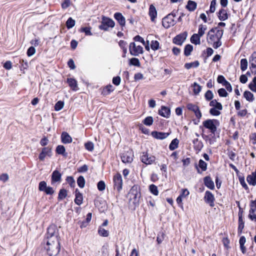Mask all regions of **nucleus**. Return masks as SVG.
I'll return each instance as SVG.
<instances>
[{
	"instance_id": "22",
	"label": "nucleus",
	"mask_w": 256,
	"mask_h": 256,
	"mask_svg": "<svg viewBox=\"0 0 256 256\" xmlns=\"http://www.w3.org/2000/svg\"><path fill=\"white\" fill-rule=\"evenodd\" d=\"M244 223L243 221L242 216L240 215V212H238V234H240L242 233V230L244 228Z\"/></svg>"
},
{
	"instance_id": "21",
	"label": "nucleus",
	"mask_w": 256,
	"mask_h": 256,
	"mask_svg": "<svg viewBox=\"0 0 256 256\" xmlns=\"http://www.w3.org/2000/svg\"><path fill=\"white\" fill-rule=\"evenodd\" d=\"M114 18L118 20L121 26H124L125 25V18L121 13L116 12L114 14Z\"/></svg>"
},
{
	"instance_id": "33",
	"label": "nucleus",
	"mask_w": 256,
	"mask_h": 256,
	"mask_svg": "<svg viewBox=\"0 0 256 256\" xmlns=\"http://www.w3.org/2000/svg\"><path fill=\"white\" fill-rule=\"evenodd\" d=\"M199 64V62L196 60L192 62L185 64L184 68L188 70L192 68H197Z\"/></svg>"
},
{
	"instance_id": "50",
	"label": "nucleus",
	"mask_w": 256,
	"mask_h": 256,
	"mask_svg": "<svg viewBox=\"0 0 256 256\" xmlns=\"http://www.w3.org/2000/svg\"><path fill=\"white\" fill-rule=\"evenodd\" d=\"M198 166L202 169V171H206L207 168V164L203 160H200L198 162Z\"/></svg>"
},
{
	"instance_id": "16",
	"label": "nucleus",
	"mask_w": 256,
	"mask_h": 256,
	"mask_svg": "<svg viewBox=\"0 0 256 256\" xmlns=\"http://www.w3.org/2000/svg\"><path fill=\"white\" fill-rule=\"evenodd\" d=\"M148 14L152 22H155L157 17V10L153 4H150L149 8Z\"/></svg>"
},
{
	"instance_id": "26",
	"label": "nucleus",
	"mask_w": 256,
	"mask_h": 256,
	"mask_svg": "<svg viewBox=\"0 0 256 256\" xmlns=\"http://www.w3.org/2000/svg\"><path fill=\"white\" fill-rule=\"evenodd\" d=\"M67 82L72 90H77V82L76 80L72 78H68L67 79Z\"/></svg>"
},
{
	"instance_id": "15",
	"label": "nucleus",
	"mask_w": 256,
	"mask_h": 256,
	"mask_svg": "<svg viewBox=\"0 0 256 256\" xmlns=\"http://www.w3.org/2000/svg\"><path fill=\"white\" fill-rule=\"evenodd\" d=\"M62 180V174L57 170H54L52 174L51 184H54L56 182H60Z\"/></svg>"
},
{
	"instance_id": "29",
	"label": "nucleus",
	"mask_w": 256,
	"mask_h": 256,
	"mask_svg": "<svg viewBox=\"0 0 256 256\" xmlns=\"http://www.w3.org/2000/svg\"><path fill=\"white\" fill-rule=\"evenodd\" d=\"M193 144H194V149L198 151L200 150L203 147L202 142L200 141L198 138L194 139L193 140Z\"/></svg>"
},
{
	"instance_id": "3",
	"label": "nucleus",
	"mask_w": 256,
	"mask_h": 256,
	"mask_svg": "<svg viewBox=\"0 0 256 256\" xmlns=\"http://www.w3.org/2000/svg\"><path fill=\"white\" fill-rule=\"evenodd\" d=\"M46 238V240H60L58 230L56 225L52 224L48 228Z\"/></svg>"
},
{
	"instance_id": "53",
	"label": "nucleus",
	"mask_w": 256,
	"mask_h": 256,
	"mask_svg": "<svg viewBox=\"0 0 256 256\" xmlns=\"http://www.w3.org/2000/svg\"><path fill=\"white\" fill-rule=\"evenodd\" d=\"M97 188L100 191H103L106 188V184L104 181L100 180L97 184Z\"/></svg>"
},
{
	"instance_id": "11",
	"label": "nucleus",
	"mask_w": 256,
	"mask_h": 256,
	"mask_svg": "<svg viewBox=\"0 0 256 256\" xmlns=\"http://www.w3.org/2000/svg\"><path fill=\"white\" fill-rule=\"evenodd\" d=\"M186 108L188 110H191L194 113L195 116L199 120L202 118V114L198 106L189 103L187 104Z\"/></svg>"
},
{
	"instance_id": "52",
	"label": "nucleus",
	"mask_w": 256,
	"mask_h": 256,
	"mask_svg": "<svg viewBox=\"0 0 256 256\" xmlns=\"http://www.w3.org/2000/svg\"><path fill=\"white\" fill-rule=\"evenodd\" d=\"M250 208L249 210V212L254 213L256 211V198L254 200H252L250 204Z\"/></svg>"
},
{
	"instance_id": "51",
	"label": "nucleus",
	"mask_w": 256,
	"mask_h": 256,
	"mask_svg": "<svg viewBox=\"0 0 256 256\" xmlns=\"http://www.w3.org/2000/svg\"><path fill=\"white\" fill-rule=\"evenodd\" d=\"M64 106V102L62 101H58L55 104L54 109L56 111L61 110Z\"/></svg>"
},
{
	"instance_id": "45",
	"label": "nucleus",
	"mask_w": 256,
	"mask_h": 256,
	"mask_svg": "<svg viewBox=\"0 0 256 256\" xmlns=\"http://www.w3.org/2000/svg\"><path fill=\"white\" fill-rule=\"evenodd\" d=\"M75 24V21L72 18H69L66 22V26L68 29L72 28Z\"/></svg>"
},
{
	"instance_id": "2",
	"label": "nucleus",
	"mask_w": 256,
	"mask_h": 256,
	"mask_svg": "<svg viewBox=\"0 0 256 256\" xmlns=\"http://www.w3.org/2000/svg\"><path fill=\"white\" fill-rule=\"evenodd\" d=\"M44 249L49 256H56L60 250V240H46Z\"/></svg>"
},
{
	"instance_id": "23",
	"label": "nucleus",
	"mask_w": 256,
	"mask_h": 256,
	"mask_svg": "<svg viewBox=\"0 0 256 256\" xmlns=\"http://www.w3.org/2000/svg\"><path fill=\"white\" fill-rule=\"evenodd\" d=\"M83 200V196L82 194L78 191V189L76 190V198L74 199L75 203L80 206V205Z\"/></svg>"
},
{
	"instance_id": "17",
	"label": "nucleus",
	"mask_w": 256,
	"mask_h": 256,
	"mask_svg": "<svg viewBox=\"0 0 256 256\" xmlns=\"http://www.w3.org/2000/svg\"><path fill=\"white\" fill-rule=\"evenodd\" d=\"M152 136L157 139L162 140L166 138L169 135V133L163 132H152Z\"/></svg>"
},
{
	"instance_id": "40",
	"label": "nucleus",
	"mask_w": 256,
	"mask_h": 256,
	"mask_svg": "<svg viewBox=\"0 0 256 256\" xmlns=\"http://www.w3.org/2000/svg\"><path fill=\"white\" fill-rule=\"evenodd\" d=\"M207 28L206 26L200 24L198 27V34H196L202 37L204 34Z\"/></svg>"
},
{
	"instance_id": "37",
	"label": "nucleus",
	"mask_w": 256,
	"mask_h": 256,
	"mask_svg": "<svg viewBox=\"0 0 256 256\" xmlns=\"http://www.w3.org/2000/svg\"><path fill=\"white\" fill-rule=\"evenodd\" d=\"M114 90V86L112 85H108L103 89L102 93L104 95H107L110 94Z\"/></svg>"
},
{
	"instance_id": "19",
	"label": "nucleus",
	"mask_w": 256,
	"mask_h": 256,
	"mask_svg": "<svg viewBox=\"0 0 256 256\" xmlns=\"http://www.w3.org/2000/svg\"><path fill=\"white\" fill-rule=\"evenodd\" d=\"M204 182L205 186L210 190H214V184L212 178L208 176H206L204 179Z\"/></svg>"
},
{
	"instance_id": "30",
	"label": "nucleus",
	"mask_w": 256,
	"mask_h": 256,
	"mask_svg": "<svg viewBox=\"0 0 256 256\" xmlns=\"http://www.w3.org/2000/svg\"><path fill=\"white\" fill-rule=\"evenodd\" d=\"M250 62V68H256V52H254L251 56Z\"/></svg>"
},
{
	"instance_id": "24",
	"label": "nucleus",
	"mask_w": 256,
	"mask_h": 256,
	"mask_svg": "<svg viewBox=\"0 0 256 256\" xmlns=\"http://www.w3.org/2000/svg\"><path fill=\"white\" fill-rule=\"evenodd\" d=\"M246 180L249 184L254 186L256 185V174L252 172L247 176Z\"/></svg>"
},
{
	"instance_id": "5",
	"label": "nucleus",
	"mask_w": 256,
	"mask_h": 256,
	"mask_svg": "<svg viewBox=\"0 0 256 256\" xmlns=\"http://www.w3.org/2000/svg\"><path fill=\"white\" fill-rule=\"evenodd\" d=\"M114 22L112 19L104 16L99 28L102 30H108L110 28H114Z\"/></svg>"
},
{
	"instance_id": "1",
	"label": "nucleus",
	"mask_w": 256,
	"mask_h": 256,
	"mask_svg": "<svg viewBox=\"0 0 256 256\" xmlns=\"http://www.w3.org/2000/svg\"><path fill=\"white\" fill-rule=\"evenodd\" d=\"M224 30H218V28H212L208 32L207 41L212 44L214 48H218L222 45L220 39L223 35Z\"/></svg>"
},
{
	"instance_id": "34",
	"label": "nucleus",
	"mask_w": 256,
	"mask_h": 256,
	"mask_svg": "<svg viewBox=\"0 0 256 256\" xmlns=\"http://www.w3.org/2000/svg\"><path fill=\"white\" fill-rule=\"evenodd\" d=\"M56 152L64 156H66V155L65 148L62 145H59L56 147Z\"/></svg>"
},
{
	"instance_id": "39",
	"label": "nucleus",
	"mask_w": 256,
	"mask_h": 256,
	"mask_svg": "<svg viewBox=\"0 0 256 256\" xmlns=\"http://www.w3.org/2000/svg\"><path fill=\"white\" fill-rule=\"evenodd\" d=\"M193 50V46L191 44H187L185 46L184 50V54L186 56H188L190 54Z\"/></svg>"
},
{
	"instance_id": "20",
	"label": "nucleus",
	"mask_w": 256,
	"mask_h": 256,
	"mask_svg": "<svg viewBox=\"0 0 256 256\" xmlns=\"http://www.w3.org/2000/svg\"><path fill=\"white\" fill-rule=\"evenodd\" d=\"M61 138L64 144H70L72 142V137L66 132H62Z\"/></svg>"
},
{
	"instance_id": "58",
	"label": "nucleus",
	"mask_w": 256,
	"mask_h": 256,
	"mask_svg": "<svg viewBox=\"0 0 256 256\" xmlns=\"http://www.w3.org/2000/svg\"><path fill=\"white\" fill-rule=\"evenodd\" d=\"M218 94L220 97H226L228 95L226 90L223 88H221L218 90Z\"/></svg>"
},
{
	"instance_id": "64",
	"label": "nucleus",
	"mask_w": 256,
	"mask_h": 256,
	"mask_svg": "<svg viewBox=\"0 0 256 256\" xmlns=\"http://www.w3.org/2000/svg\"><path fill=\"white\" fill-rule=\"evenodd\" d=\"M44 192L46 194L52 195L54 193V190L52 188L50 187V186H48L46 188V189L44 190Z\"/></svg>"
},
{
	"instance_id": "61",
	"label": "nucleus",
	"mask_w": 256,
	"mask_h": 256,
	"mask_svg": "<svg viewBox=\"0 0 256 256\" xmlns=\"http://www.w3.org/2000/svg\"><path fill=\"white\" fill-rule=\"evenodd\" d=\"M80 31L85 33L86 36H91L90 28L89 27L82 28Z\"/></svg>"
},
{
	"instance_id": "10",
	"label": "nucleus",
	"mask_w": 256,
	"mask_h": 256,
	"mask_svg": "<svg viewBox=\"0 0 256 256\" xmlns=\"http://www.w3.org/2000/svg\"><path fill=\"white\" fill-rule=\"evenodd\" d=\"M156 158L154 156H149L146 152H143L140 156L141 161L146 164H150L155 161Z\"/></svg>"
},
{
	"instance_id": "36",
	"label": "nucleus",
	"mask_w": 256,
	"mask_h": 256,
	"mask_svg": "<svg viewBox=\"0 0 256 256\" xmlns=\"http://www.w3.org/2000/svg\"><path fill=\"white\" fill-rule=\"evenodd\" d=\"M244 96L249 102H252L254 100V94L249 91L244 92Z\"/></svg>"
},
{
	"instance_id": "44",
	"label": "nucleus",
	"mask_w": 256,
	"mask_h": 256,
	"mask_svg": "<svg viewBox=\"0 0 256 256\" xmlns=\"http://www.w3.org/2000/svg\"><path fill=\"white\" fill-rule=\"evenodd\" d=\"M149 189L151 193L154 194L155 196H158V187L154 184H150L149 186Z\"/></svg>"
},
{
	"instance_id": "9",
	"label": "nucleus",
	"mask_w": 256,
	"mask_h": 256,
	"mask_svg": "<svg viewBox=\"0 0 256 256\" xmlns=\"http://www.w3.org/2000/svg\"><path fill=\"white\" fill-rule=\"evenodd\" d=\"M134 154L132 150H128L122 153L121 155V159L124 163H130L133 160Z\"/></svg>"
},
{
	"instance_id": "7",
	"label": "nucleus",
	"mask_w": 256,
	"mask_h": 256,
	"mask_svg": "<svg viewBox=\"0 0 256 256\" xmlns=\"http://www.w3.org/2000/svg\"><path fill=\"white\" fill-rule=\"evenodd\" d=\"M162 26L166 28H168L175 24L174 16L172 14H168L162 19Z\"/></svg>"
},
{
	"instance_id": "28",
	"label": "nucleus",
	"mask_w": 256,
	"mask_h": 256,
	"mask_svg": "<svg viewBox=\"0 0 256 256\" xmlns=\"http://www.w3.org/2000/svg\"><path fill=\"white\" fill-rule=\"evenodd\" d=\"M210 106L213 107L212 108H216L218 110H222V106L220 102H217L216 100H212L210 102Z\"/></svg>"
},
{
	"instance_id": "8",
	"label": "nucleus",
	"mask_w": 256,
	"mask_h": 256,
	"mask_svg": "<svg viewBox=\"0 0 256 256\" xmlns=\"http://www.w3.org/2000/svg\"><path fill=\"white\" fill-rule=\"evenodd\" d=\"M114 188L120 192L122 188V180L120 174H116L114 176Z\"/></svg>"
},
{
	"instance_id": "47",
	"label": "nucleus",
	"mask_w": 256,
	"mask_h": 256,
	"mask_svg": "<svg viewBox=\"0 0 256 256\" xmlns=\"http://www.w3.org/2000/svg\"><path fill=\"white\" fill-rule=\"evenodd\" d=\"M77 183L78 186L80 188H83L85 185V180L82 176H80L77 180Z\"/></svg>"
},
{
	"instance_id": "6",
	"label": "nucleus",
	"mask_w": 256,
	"mask_h": 256,
	"mask_svg": "<svg viewBox=\"0 0 256 256\" xmlns=\"http://www.w3.org/2000/svg\"><path fill=\"white\" fill-rule=\"evenodd\" d=\"M129 50L130 54L134 56H138L144 52L142 47L140 46H136L134 42L130 43Z\"/></svg>"
},
{
	"instance_id": "14",
	"label": "nucleus",
	"mask_w": 256,
	"mask_h": 256,
	"mask_svg": "<svg viewBox=\"0 0 256 256\" xmlns=\"http://www.w3.org/2000/svg\"><path fill=\"white\" fill-rule=\"evenodd\" d=\"M187 37V33L184 32L175 36L173 39V42L176 44L181 46Z\"/></svg>"
},
{
	"instance_id": "59",
	"label": "nucleus",
	"mask_w": 256,
	"mask_h": 256,
	"mask_svg": "<svg viewBox=\"0 0 256 256\" xmlns=\"http://www.w3.org/2000/svg\"><path fill=\"white\" fill-rule=\"evenodd\" d=\"M216 0H212L210 3V12L212 13L214 12L216 10Z\"/></svg>"
},
{
	"instance_id": "46",
	"label": "nucleus",
	"mask_w": 256,
	"mask_h": 256,
	"mask_svg": "<svg viewBox=\"0 0 256 256\" xmlns=\"http://www.w3.org/2000/svg\"><path fill=\"white\" fill-rule=\"evenodd\" d=\"M67 196V191L65 189H61L58 193V200H62Z\"/></svg>"
},
{
	"instance_id": "54",
	"label": "nucleus",
	"mask_w": 256,
	"mask_h": 256,
	"mask_svg": "<svg viewBox=\"0 0 256 256\" xmlns=\"http://www.w3.org/2000/svg\"><path fill=\"white\" fill-rule=\"evenodd\" d=\"M46 183L44 181H42L39 183L38 190L40 191L44 192L47 188Z\"/></svg>"
},
{
	"instance_id": "27",
	"label": "nucleus",
	"mask_w": 256,
	"mask_h": 256,
	"mask_svg": "<svg viewBox=\"0 0 256 256\" xmlns=\"http://www.w3.org/2000/svg\"><path fill=\"white\" fill-rule=\"evenodd\" d=\"M196 3L192 0H188V4L186 6V8L188 9L189 11L192 12L194 11L196 8Z\"/></svg>"
},
{
	"instance_id": "55",
	"label": "nucleus",
	"mask_w": 256,
	"mask_h": 256,
	"mask_svg": "<svg viewBox=\"0 0 256 256\" xmlns=\"http://www.w3.org/2000/svg\"><path fill=\"white\" fill-rule=\"evenodd\" d=\"M204 97H205L206 99L208 101L212 100L214 97V94H212V92L210 90H208L206 92V94H204Z\"/></svg>"
},
{
	"instance_id": "43",
	"label": "nucleus",
	"mask_w": 256,
	"mask_h": 256,
	"mask_svg": "<svg viewBox=\"0 0 256 256\" xmlns=\"http://www.w3.org/2000/svg\"><path fill=\"white\" fill-rule=\"evenodd\" d=\"M153 122H154V120H153L152 117L150 116H148L146 118H145L144 120L142 122L144 123V124L146 126H150L151 125H152Z\"/></svg>"
},
{
	"instance_id": "12",
	"label": "nucleus",
	"mask_w": 256,
	"mask_h": 256,
	"mask_svg": "<svg viewBox=\"0 0 256 256\" xmlns=\"http://www.w3.org/2000/svg\"><path fill=\"white\" fill-rule=\"evenodd\" d=\"M204 200L206 204H209L211 207L214 206V195L210 191L207 190L205 192Z\"/></svg>"
},
{
	"instance_id": "4",
	"label": "nucleus",
	"mask_w": 256,
	"mask_h": 256,
	"mask_svg": "<svg viewBox=\"0 0 256 256\" xmlns=\"http://www.w3.org/2000/svg\"><path fill=\"white\" fill-rule=\"evenodd\" d=\"M202 124L206 128L210 130L212 134H214L220 122L218 120L216 119H208L203 122Z\"/></svg>"
},
{
	"instance_id": "60",
	"label": "nucleus",
	"mask_w": 256,
	"mask_h": 256,
	"mask_svg": "<svg viewBox=\"0 0 256 256\" xmlns=\"http://www.w3.org/2000/svg\"><path fill=\"white\" fill-rule=\"evenodd\" d=\"M84 146L86 148L90 151L92 150L94 148V144L92 142H88L86 143Z\"/></svg>"
},
{
	"instance_id": "35",
	"label": "nucleus",
	"mask_w": 256,
	"mask_h": 256,
	"mask_svg": "<svg viewBox=\"0 0 256 256\" xmlns=\"http://www.w3.org/2000/svg\"><path fill=\"white\" fill-rule=\"evenodd\" d=\"M98 234L102 236L106 237L109 235V232L108 230L104 228L102 226H100L98 230Z\"/></svg>"
},
{
	"instance_id": "32",
	"label": "nucleus",
	"mask_w": 256,
	"mask_h": 256,
	"mask_svg": "<svg viewBox=\"0 0 256 256\" xmlns=\"http://www.w3.org/2000/svg\"><path fill=\"white\" fill-rule=\"evenodd\" d=\"M92 219V214L88 213L86 215V218L85 221H83L80 223V226L81 228H85L88 225V224L90 221Z\"/></svg>"
},
{
	"instance_id": "48",
	"label": "nucleus",
	"mask_w": 256,
	"mask_h": 256,
	"mask_svg": "<svg viewBox=\"0 0 256 256\" xmlns=\"http://www.w3.org/2000/svg\"><path fill=\"white\" fill-rule=\"evenodd\" d=\"M248 68V61L246 58L240 60V68L242 71H244Z\"/></svg>"
},
{
	"instance_id": "41",
	"label": "nucleus",
	"mask_w": 256,
	"mask_h": 256,
	"mask_svg": "<svg viewBox=\"0 0 256 256\" xmlns=\"http://www.w3.org/2000/svg\"><path fill=\"white\" fill-rule=\"evenodd\" d=\"M193 92L195 94H198L201 91L202 87L196 82H194L193 85Z\"/></svg>"
},
{
	"instance_id": "25",
	"label": "nucleus",
	"mask_w": 256,
	"mask_h": 256,
	"mask_svg": "<svg viewBox=\"0 0 256 256\" xmlns=\"http://www.w3.org/2000/svg\"><path fill=\"white\" fill-rule=\"evenodd\" d=\"M218 17L220 20L224 21L228 19V16L226 10L222 8L218 12Z\"/></svg>"
},
{
	"instance_id": "38",
	"label": "nucleus",
	"mask_w": 256,
	"mask_h": 256,
	"mask_svg": "<svg viewBox=\"0 0 256 256\" xmlns=\"http://www.w3.org/2000/svg\"><path fill=\"white\" fill-rule=\"evenodd\" d=\"M178 140L177 138L174 139L169 146V148L171 150L176 149L178 147Z\"/></svg>"
},
{
	"instance_id": "13",
	"label": "nucleus",
	"mask_w": 256,
	"mask_h": 256,
	"mask_svg": "<svg viewBox=\"0 0 256 256\" xmlns=\"http://www.w3.org/2000/svg\"><path fill=\"white\" fill-rule=\"evenodd\" d=\"M52 155V148L48 146L44 148L40 153L38 158L41 161H44L45 158L48 156L50 157Z\"/></svg>"
},
{
	"instance_id": "42",
	"label": "nucleus",
	"mask_w": 256,
	"mask_h": 256,
	"mask_svg": "<svg viewBox=\"0 0 256 256\" xmlns=\"http://www.w3.org/2000/svg\"><path fill=\"white\" fill-rule=\"evenodd\" d=\"M249 88L254 92H256V76H254L252 81L248 85Z\"/></svg>"
},
{
	"instance_id": "63",
	"label": "nucleus",
	"mask_w": 256,
	"mask_h": 256,
	"mask_svg": "<svg viewBox=\"0 0 256 256\" xmlns=\"http://www.w3.org/2000/svg\"><path fill=\"white\" fill-rule=\"evenodd\" d=\"M35 52H36V50H35L33 46H30L28 50L27 55L28 56H32L33 54H34Z\"/></svg>"
},
{
	"instance_id": "62",
	"label": "nucleus",
	"mask_w": 256,
	"mask_h": 256,
	"mask_svg": "<svg viewBox=\"0 0 256 256\" xmlns=\"http://www.w3.org/2000/svg\"><path fill=\"white\" fill-rule=\"evenodd\" d=\"M66 182L71 186H74L75 184V181L72 176H68L66 178Z\"/></svg>"
},
{
	"instance_id": "57",
	"label": "nucleus",
	"mask_w": 256,
	"mask_h": 256,
	"mask_svg": "<svg viewBox=\"0 0 256 256\" xmlns=\"http://www.w3.org/2000/svg\"><path fill=\"white\" fill-rule=\"evenodd\" d=\"M220 110L216 108H212L210 110V113L212 116H218L220 114Z\"/></svg>"
},
{
	"instance_id": "49",
	"label": "nucleus",
	"mask_w": 256,
	"mask_h": 256,
	"mask_svg": "<svg viewBox=\"0 0 256 256\" xmlns=\"http://www.w3.org/2000/svg\"><path fill=\"white\" fill-rule=\"evenodd\" d=\"M151 48L154 50H156L160 48V44L157 40H152L150 44Z\"/></svg>"
},
{
	"instance_id": "56",
	"label": "nucleus",
	"mask_w": 256,
	"mask_h": 256,
	"mask_svg": "<svg viewBox=\"0 0 256 256\" xmlns=\"http://www.w3.org/2000/svg\"><path fill=\"white\" fill-rule=\"evenodd\" d=\"M130 64L134 66H140V62L137 58H132L130 60Z\"/></svg>"
},
{
	"instance_id": "31",
	"label": "nucleus",
	"mask_w": 256,
	"mask_h": 256,
	"mask_svg": "<svg viewBox=\"0 0 256 256\" xmlns=\"http://www.w3.org/2000/svg\"><path fill=\"white\" fill-rule=\"evenodd\" d=\"M200 36L196 34H194L192 37L190 38V42L194 44H200Z\"/></svg>"
},
{
	"instance_id": "18",
	"label": "nucleus",
	"mask_w": 256,
	"mask_h": 256,
	"mask_svg": "<svg viewBox=\"0 0 256 256\" xmlns=\"http://www.w3.org/2000/svg\"><path fill=\"white\" fill-rule=\"evenodd\" d=\"M170 109L166 106H162L161 109L159 110L158 114L161 116L168 118L170 116Z\"/></svg>"
}]
</instances>
